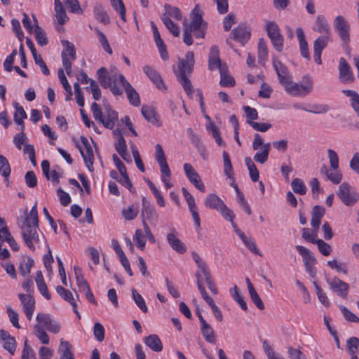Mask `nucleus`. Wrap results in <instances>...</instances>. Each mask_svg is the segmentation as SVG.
Listing matches in <instances>:
<instances>
[{
    "label": "nucleus",
    "mask_w": 359,
    "mask_h": 359,
    "mask_svg": "<svg viewBox=\"0 0 359 359\" xmlns=\"http://www.w3.org/2000/svg\"><path fill=\"white\" fill-rule=\"evenodd\" d=\"M39 217L37 202L35 203L29 214H27L20 226L22 236L27 246L32 251L35 250L34 244L39 242L37 233Z\"/></svg>",
    "instance_id": "1"
},
{
    "label": "nucleus",
    "mask_w": 359,
    "mask_h": 359,
    "mask_svg": "<svg viewBox=\"0 0 359 359\" xmlns=\"http://www.w3.org/2000/svg\"><path fill=\"white\" fill-rule=\"evenodd\" d=\"M203 12L199 5H196L191 11V22L184 28L183 41L187 46L193 43L192 35L196 38H203L205 34L207 23L203 20Z\"/></svg>",
    "instance_id": "2"
},
{
    "label": "nucleus",
    "mask_w": 359,
    "mask_h": 359,
    "mask_svg": "<svg viewBox=\"0 0 359 359\" xmlns=\"http://www.w3.org/2000/svg\"><path fill=\"white\" fill-rule=\"evenodd\" d=\"M91 111L94 118L106 128L112 129L118 121L117 112L113 110L109 104H104V111H102L96 102H93Z\"/></svg>",
    "instance_id": "3"
},
{
    "label": "nucleus",
    "mask_w": 359,
    "mask_h": 359,
    "mask_svg": "<svg viewBox=\"0 0 359 359\" xmlns=\"http://www.w3.org/2000/svg\"><path fill=\"white\" fill-rule=\"evenodd\" d=\"M285 92L293 97H304L313 90V81L309 74L303 76L299 82H293L292 79L284 87Z\"/></svg>",
    "instance_id": "4"
},
{
    "label": "nucleus",
    "mask_w": 359,
    "mask_h": 359,
    "mask_svg": "<svg viewBox=\"0 0 359 359\" xmlns=\"http://www.w3.org/2000/svg\"><path fill=\"white\" fill-rule=\"evenodd\" d=\"M98 81L104 88H110L114 95H121L123 90L118 86L119 85L118 76L116 75L109 76L104 67L100 68L97 72Z\"/></svg>",
    "instance_id": "5"
},
{
    "label": "nucleus",
    "mask_w": 359,
    "mask_h": 359,
    "mask_svg": "<svg viewBox=\"0 0 359 359\" xmlns=\"http://www.w3.org/2000/svg\"><path fill=\"white\" fill-rule=\"evenodd\" d=\"M337 196L346 206H353L359 201L358 192L347 182L340 184Z\"/></svg>",
    "instance_id": "6"
},
{
    "label": "nucleus",
    "mask_w": 359,
    "mask_h": 359,
    "mask_svg": "<svg viewBox=\"0 0 359 359\" xmlns=\"http://www.w3.org/2000/svg\"><path fill=\"white\" fill-rule=\"evenodd\" d=\"M333 26L343 42L344 46H348L350 41V25L342 15H337L333 22Z\"/></svg>",
    "instance_id": "7"
},
{
    "label": "nucleus",
    "mask_w": 359,
    "mask_h": 359,
    "mask_svg": "<svg viewBox=\"0 0 359 359\" xmlns=\"http://www.w3.org/2000/svg\"><path fill=\"white\" fill-rule=\"evenodd\" d=\"M262 147V151H258L254 156V160L262 164L264 163L269 157V151L271 149V144H264L263 139L258 133L255 135V138L252 142V148L254 150H258Z\"/></svg>",
    "instance_id": "8"
},
{
    "label": "nucleus",
    "mask_w": 359,
    "mask_h": 359,
    "mask_svg": "<svg viewBox=\"0 0 359 359\" xmlns=\"http://www.w3.org/2000/svg\"><path fill=\"white\" fill-rule=\"evenodd\" d=\"M266 29L274 48L277 51L281 52L283 48L284 39L280 34L278 25L274 22H267L266 24Z\"/></svg>",
    "instance_id": "9"
},
{
    "label": "nucleus",
    "mask_w": 359,
    "mask_h": 359,
    "mask_svg": "<svg viewBox=\"0 0 359 359\" xmlns=\"http://www.w3.org/2000/svg\"><path fill=\"white\" fill-rule=\"evenodd\" d=\"M81 142L83 145L85 149H83L80 145L77 144L81 156L84 161V163L90 172L94 170L93 162H94V154L91 145L90 144L88 139L84 137H81Z\"/></svg>",
    "instance_id": "10"
},
{
    "label": "nucleus",
    "mask_w": 359,
    "mask_h": 359,
    "mask_svg": "<svg viewBox=\"0 0 359 359\" xmlns=\"http://www.w3.org/2000/svg\"><path fill=\"white\" fill-rule=\"evenodd\" d=\"M37 324L36 325L41 326V328L46 329L48 331L57 334L60 330V324L53 319L49 314L39 313L36 316Z\"/></svg>",
    "instance_id": "11"
},
{
    "label": "nucleus",
    "mask_w": 359,
    "mask_h": 359,
    "mask_svg": "<svg viewBox=\"0 0 359 359\" xmlns=\"http://www.w3.org/2000/svg\"><path fill=\"white\" fill-rule=\"evenodd\" d=\"M119 85L122 86L131 104L137 107L140 104V98L138 93L126 80L123 74H118Z\"/></svg>",
    "instance_id": "12"
},
{
    "label": "nucleus",
    "mask_w": 359,
    "mask_h": 359,
    "mask_svg": "<svg viewBox=\"0 0 359 359\" xmlns=\"http://www.w3.org/2000/svg\"><path fill=\"white\" fill-rule=\"evenodd\" d=\"M142 216L143 218V221L147 219L149 222L156 226L158 221V214L155 208V207L151 205L145 197H143L142 199Z\"/></svg>",
    "instance_id": "13"
},
{
    "label": "nucleus",
    "mask_w": 359,
    "mask_h": 359,
    "mask_svg": "<svg viewBox=\"0 0 359 359\" xmlns=\"http://www.w3.org/2000/svg\"><path fill=\"white\" fill-rule=\"evenodd\" d=\"M330 289L337 294V295L346 299L348 296L349 285L348 283L342 281L338 277H334L332 279H326Z\"/></svg>",
    "instance_id": "14"
},
{
    "label": "nucleus",
    "mask_w": 359,
    "mask_h": 359,
    "mask_svg": "<svg viewBox=\"0 0 359 359\" xmlns=\"http://www.w3.org/2000/svg\"><path fill=\"white\" fill-rule=\"evenodd\" d=\"M273 66L280 83L285 87L292 79L287 68L280 61L275 58L273 60Z\"/></svg>",
    "instance_id": "15"
},
{
    "label": "nucleus",
    "mask_w": 359,
    "mask_h": 359,
    "mask_svg": "<svg viewBox=\"0 0 359 359\" xmlns=\"http://www.w3.org/2000/svg\"><path fill=\"white\" fill-rule=\"evenodd\" d=\"M184 171L189 180L201 191L205 192V186L196 171L190 163L184 164Z\"/></svg>",
    "instance_id": "16"
},
{
    "label": "nucleus",
    "mask_w": 359,
    "mask_h": 359,
    "mask_svg": "<svg viewBox=\"0 0 359 359\" xmlns=\"http://www.w3.org/2000/svg\"><path fill=\"white\" fill-rule=\"evenodd\" d=\"M182 192L183 196L187 203L189 210L191 214V216L193 217V219L194 221L196 226L198 228H200L201 220H200L199 214L198 212L197 208L196 205L194 198L185 188H182Z\"/></svg>",
    "instance_id": "17"
},
{
    "label": "nucleus",
    "mask_w": 359,
    "mask_h": 359,
    "mask_svg": "<svg viewBox=\"0 0 359 359\" xmlns=\"http://www.w3.org/2000/svg\"><path fill=\"white\" fill-rule=\"evenodd\" d=\"M339 77L341 82L348 83L354 81L351 67L344 57H341L339 60Z\"/></svg>",
    "instance_id": "18"
},
{
    "label": "nucleus",
    "mask_w": 359,
    "mask_h": 359,
    "mask_svg": "<svg viewBox=\"0 0 359 359\" xmlns=\"http://www.w3.org/2000/svg\"><path fill=\"white\" fill-rule=\"evenodd\" d=\"M18 297L23 306L25 314L28 320H31L34 311L35 300L32 295L19 294Z\"/></svg>",
    "instance_id": "19"
},
{
    "label": "nucleus",
    "mask_w": 359,
    "mask_h": 359,
    "mask_svg": "<svg viewBox=\"0 0 359 359\" xmlns=\"http://www.w3.org/2000/svg\"><path fill=\"white\" fill-rule=\"evenodd\" d=\"M143 72L157 88L161 90L166 89L161 75L155 69L151 66L145 65L143 67Z\"/></svg>",
    "instance_id": "20"
},
{
    "label": "nucleus",
    "mask_w": 359,
    "mask_h": 359,
    "mask_svg": "<svg viewBox=\"0 0 359 359\" xmlns=\"http://www.w3.org/2000/svg\"><path fill=\"white\" fill-rule=\"evenodd\" d=\"M194 65V57L192 52H188L185 57L180 61L177 75H188L192 72Z\"/></svg>",
    "instance_id": "21"
},
{
    "label": "nucleus",
    "mask_w": 359,
    "mask_h": 359,
    "mask_svg": "<svg viewBox=\"0 0 359 359\" xmlns=\"http://www.w3.org/2000/svg\"><path fill=\"white\" fill-rule=\"evenodd\" d=\"M224 65H222L219 58V50L217 46H212L210 50L208 58V69L211 71L218 69L219 71L222 67H226Z\"/></svg>",
    "instance_id": "22"
},
{
    "label": "nucleus",
    "mask_w": 359,
    "mask_h": 359,
    "mask_svg": "<svg viewBox=\"0 0 359 359\" xmlns=\"http://www.w3.org/2000/svg\"><path fill=\"white\" fill-rule=\"evenodd\" d=\"M313 29L322 35H332L330 25L323 15H318L316 17Z\"/></svg>",
    "instance_id": "23"
},
{
    "label": "nucleus",
    "mask_w": 359,
    "mask_h": 359,
    "mask_svg": "<svg viewBox=\"0 0 359 359\" xmlns=\"http://www.w3.org/2000/svg\"><path fill=\"white\" fill-rule=\"evenodd\" d=\"M233 39L244 45L250 37V32L245 25H239L232 30Z\"/></svg>",
    "instance_id": "24"
},
{
    "label": "nucleus",
    "mask_w": 359,
    "mask_h": 359,
    "mask_svg": "<svg viewBox=\"0 0 359 359\" xmlns=\"http://www.w3.org/2000/svg\"><path fill=\"white\" fill-rule=\"evenodd\" d=\"M93 13L94 17L98 22L104 25H107L110 22V18L104 7L102 4L97 3L95 5L93 8Z\"/></svg>",
    "instance_id": "25"
},
{
    "label": "nucleus",
    "mask_w": 359,
    "mask_h": 359,
    "mask_svg": "<svg viewBox=\"0 0 359 359\" xmlns=\"http://www.w3.org/2000/svg\"><path fill=\"white\" fill-rule=\"evenodd\" d=\"M58 353L60 359H74V353L72 351V345L69 341L61 339L58 347Z\"/></svg>",
    "instance_id": "26"
},
{
    "label": "nucleus",
    "mask_w": 359,
    "mask_h": 359,
    "mask_svg": "<svg viewBox=\"0 0 359 359\" xmlns=\"http://www.w3.org/2000/svg\"><path fill=\"white\" fill-rule=\"evenodd\" d=\"M144 342L153 351L160 352L163 349V344L157 334H153L144 337Z\"/></svg>",
    "instance_id": "27"
},
{
    "label": "nucleus",
    "mask_w": 359,
    "mask_h": 359,
    "mask_svg": "<svg viewBox=\"0 0 359 359\" xmlns=\"http://www.w3.org/2000/svg\"><path fill=\"white\" fill-rule=\"evenodd\" d=\"M167 240L172 249L178 253L183 254L187 251L184 244L177 238L175 233H168L167 235Z\"/></svg>",
    "instance_id": "28"
},
{
    "label": "nucleus",
    "mask_w": 359,
    "mask_h": 359,
    "mask_svg": "<svg viewBox=\"0 0 359 359\" xmlns=\"http://www.w3.org/2000/svg\"><path fill=\"white\" fill-rule=\"evenodd\" d=\"M297 36L299 42V48L302 57L310 59L308 43L305 39L303 29L301 27L297 29Z\"/></svg>",
    "instance_id": "29"
},
{
    "label": "nucleus",
    "mask_w": 359,
    "mask_h": 359,
    "mask_svg": "<svg viewBox=\"0 0 359 359\" xmlns=\"http://www.w3.org/2000/svg\"><path fill=\"white\" fill-rule=\"evenodd\" d=\"M164 9L165 13L161 15V20H163L164 18L168 19L172 18L176 20H180L182 19V15L178 8L172 6L170 4H165Z\"/></svg>",
    "instance_id": "30"
},
{
    "label": "nucleus",
    "mask_w": 359,
    "mask_h": 359,
    "mask_svg": "<svg viewBox=\"0 0 359 359\" xmlns=\"http://www.w3.org/2000/svg\"><path fill=\"white\" fill-rule=\"evenodd\" d=\"M325 214V208L320 205H315L311 211V226L320 225L321 219Z\"/></svg>",
    "instance_id": "31"
},
{
    "label": "nucleus",
    "mask_w": 359,
    "mask_h": 359,
    "mask_svg": "<svg viewBox=\"0 0 359 359\" xmlns=\"http://www.w3.org/2000/svg\"><path fill=\"white\" fill-rule=\"evenodd\" d=\"M295 248L299 252V254L302 257L304 265H307L309 264H316V258L309 249L306 248L302 245H296Z\"/></svg>",
    "instance_id": "32"
},
{
    "label": "nucleus",
    "mask_w": 359,
    "mask_h": 359,
    "mask_svg": "<svg viewBox=\"0 0 359 359\" xmlns=\"http://www.w3.org/2000/svg\"><path fill=\"white\" fill-rule=\"evenodd\" d=\"M13 105L15 109L13 116L14 121L21 126L20 130H24L25 125L23 119L27 118V114L23 107L20 106L18 103L14 102Z\"/></svg>",
    "instance_id": "33"
},
{
    "label": "nucleus",
    "mask_w": 359,
    "mask_h": 359,
    "mask_svg": "<svg viewBox=\"0 0 359 359\" xmlns=\"http://www.w3.org/2000/svg\"><path fill=\"white\" fill-rule=\"evenodd\" d=\"M201 331L206 341L210 344H215L216 342L215 332L210 324L205 323L201 325Z\"/></svg>",
    "instance_id": "34"
},
{
    "label": "nucleus",
    "mask_w": 359,
    "mask_h": 359,
    "mask_svg": "<svg viewBox=\"0 0 359 359\" xmlns=\"http://www.w3.org/2000/svg\"><path fill=\"white\" fill-rule=\"evenodd\" d=\"M224 205L221 198L215 194H209L205 201V205L217 211Z\"/></svg>",
    "instance_id": "35"
},
{
    "label": "nucleus",
    "mask_w": 359,
    "mask_h": 359,
    "mask_svg": "<svg viewBox=\"0 0 359 359\" xmlns=\"http://www.w3.org/2000/svg\"><path fill=\"white\" fill-rule=\"evenodd\" d=\"M11 169L7 158L3 155H0V173L4 177V181L7 185L9 184L8 177L10 176Z\"/></svg>",
    "instance_id": "36"
},
{
    "label": "nucleus",
    "mask_w": 359,
    "mask_h": 359,
    "mask_svg": "<svg viewBox=\"0 0 359 359\" xmlns=\"http://www.w3.org/2000/svg\"><path fill=\"white\" fill-rule=\"evenodd\" d=\"M34 259L29 257H24L22 258L19 269L22 276H27L29 274L31 268L34 266Z\"/></svg>",
    "instance_id": "37"
},
{
    "label": "nucleus",
    "mask_w": 359,
    "mask_h": 359,
    "mask_svg": "<svg viewBox=\"0 0 359 359\" xmlns=\"http://www.w3.org/2000/svg\"><path fill=\"white\" fill-rule=\"evenodd\" d=\"M332 35H321L318 37L313 42V50L323 51L328 43L332 41Z\"/></svg>",
    "instance_id": "38"
},
{
    "label": "nucleus",
    "mask_w": 359,
    "mask_h": 359,
    "mask_svg": "<svg viewBox=\"0 0 359 359\" xmlns=\"http://www.w3.org/2000/svg\"><path fill=\"white\" fill-rule=\"evenodd\" d=\"M113 133L118 136L114 145L116 151L119 155L125 154V153L127 152V145L121 131L117 129L114 130Z\"/></svg>",
    "instance_id": "39"
},
{
    "label": "nucleus",
    "mask_w": 359,
    "mask_h": 359,
    "mask_svg": "<svg viewBox=\"0 0 359 359\" xmlns=\"http://www.w3.org/2000/svg\"><path fill=\"white\" fill-rule=\"evenodd\" d=\"M56 291L59 294V295L65 301L68 302L72 306V307L77 306L73 294L69 290H66L62 286L59 285L56 287Z\"/></svg>",
    "instance_id": "40"
},
{
    "label": "nucleus",
    "mask_w": 359,
    "mask_h": 359,
    "mask_svg": "<svg viewBox=\"0 0 359 359\" xmlns=\"http://www.w3.org/2000/svg\"><path fill=\"white\" fill-rule=\"evenodd\" d=\"M220 85L224 87L233 86L235 81L232 76L229 75L227 67H222L220 69Z\"/></svg>",
    "instance_id": "41"
},
{
    "label": "nucleus",
    "mask_w": 359,
    "mask_h": 359,
    "mask_svg": "<svg viewBox=\"0 0 359 359\" xmlns=\"http://www.w3.org/2000/svg\"><path fill=\"white\" fill-rule=\"evenodd\" d=\"M268 57V49L266 41L260 39L258 43L259 63L264 65Z\"/></svg>",
    "instance_id": "42"
},
{
    "label": "nucleus",
    "mask_w": 359,
    "mask_h": 359,
    "mask_svg": "<svg viewBox=\"0 0 359 359\" xmlns=\"http://www.w3.org/2000/svg\"><path fill=\"white\" fill-rule=\"evenodd\" d=\"M153 34L156 45L158 48L162 59L167 60L168 58V54L166 51L165 46L161 37L159 32H154Z\"/></svg>",
    "instance_id": "43"
},
{
    "label": "nucleus",
    "mask_w": 359,
    "mask_h": 359,
    "mask_svg": "<svg viewBox=\"0 0 359 359\" xmlns=\"http://www.w3.org/2000/svg\"><path fill=\"white\" fill-rule=\"evenodd\" d=\"M222 157L224 161V172L228 178L233 181L234 179L233 177V166L229 156L226 151H223Z\"/></svg>",
    "instance_id": "44"
},
{
    "label": "nucleus",
    "mask_w": 359,
    "mask_h": 359,
    "mask_svg": "<svg viewBox=\"0 0 359 359\" xmlns=\"http://www.w3.org/2000/svg\"><path fill=\"white\" fill-rule=\"evenodd\" d=\"M142 114L144 118L151 123H155L158 121L156 111L151 107L143 105L142 107Z\"/></svg>",
    "instance_id": "45"
},
{
    "label": "nucleus",
    "mask_w": 359,
    "mask_h": 359,
    "mask_svg": "<svg viewBox=\"0 0 359 359\" xmlns=\"http://www.w3.org/2000/svg\"><path fill=\"white\" fill-rule=\"evenodd\" d=\"M207 130L211 133L212 137L215 139V142L219 146H223L225 144L220 135L218 128L213 122L209 123V124L207 126Z\"/></svg>",
    "instance_id": "46"
},
{
    "label": "nucleus",
    "mask_w": 359,
    "mask_h": 359,
    "mask_svg": "<svg viewBox=\"0 0 359 359\" xmlns=\"http://www.w3.org/2000/svg\"><path fill=\"white\" fill-rule=\"evenodd\" d=\"M111 6L120 15L121 20L126 21V7L122 0H109Z\"/></svg>",
    "instance_id": "47"
},
{
    "label": "nucleus",
    "mask_w": 359,
    "mask_h": 359,
    "mask_svg": "<svg viewBox=\"0 0 359 359\" xmlns=\"http://www.w3.org/2000/svg\"><path fill=\"white\" fill-rule=\"evenodd\" d=\"M63 46H65V48L62 51L61 57L63 58V55L67 57L71 58L72 60H75L76 59V50L73 43L69 42L68 41H62Z\"/></svg>",
    "instance_id": "48"
},
{
    "label": "nucleus",
    "mask_w": 359,
    "mask_h": 359,
    "mask_svg": "<svg viewBox=\"0 0 359 359\" xmlns=\"http://www.w3.org/2000/svg\"><path fill=\"white\" fill-rule=\"evenodd\" d=\"M291 187L294 193L299 195H304L307 189L303 180L300 178H295L291 182Z\"/></svg>",
    "instance_id": "49"
},
{
    "label": "nucleus",
    "mask_w": 359,
    "mask_h": 359,
    "mask_svg": "<svg viewBox=\"0 0 359 359\" xmlns=\"http://www.w3.org/2000/svg\"><path fill=\"white\" fill-rule=\"evenodd\" d=\"M34 33V36L37 41V43L39 46H43L48 43V39H47L46 33L41 27L36 25Z\"/></svg>",
    "instance_id": "50"
},
{
    "label": "nucleus",
    "mask_w": 359,
    "mask_h": 359,
    "mask_svg": "<svg viewBox=\"0 0 359 359\" xmlns=\"http://www.w3.org/2000/svg\"><path fill=\"white\" fill-rule=\"evenodd\" d=\"M358 347L359 339L358 337H352L346 341V349L350 355H356Z\"/></svg>",
    "instance_id": "51"
},
{
    "label": "nucleus",
    "mask_w": 359,
    "mask_h": 359,
    "mask_svg": "<svg viewBox=\"0 0 359 359\" xmlns=\"http://www.w3.org/2000/svg\"><path fill=\"white\" fill-rule=\"evenodd\" d=\"M177 80L182 86L184 90L189 96H191L194 92L191 83L187 78V75H177Z\"/></svg>",
    "instance_id": "52"
},
{
    "label": "nucleus",
    "mask_w": 359,
    "mask_h": 359,
    "mask_svg": "<svg viewBox=\"0 0 359 359\" xmlns=\"http://www.w3.org/2000/svg\"><path fill=\"white\" fill-rule=\"evenodd\" d=\"M231 294L233 299L240 305L241 308L244 310H248V306L245 301L243 299V297L238 292V288L236 285H235L233 288L231 289Z\"/></svg>",
    "instance_id": "53"
},
{
    "label": "nucleus",
    "mask_w": 359,
    "mask_h": 359,
    "mask_svg": "<svg viewBox=\"0 0 359 359\" xmlns=\"http://www.w3.org/2000/svg\"><path fill=\"white\" fill-rule=\"evenodd\" d=\"M133 299L135 302L136 305L143 311L144 313L147 312V306L144 302V299L142 295L135 289L132 290Z\"/></svg>",
    "instance_id": "54"
},
{
    "label": "nucleus",
    "mask_w": 359,
    "mask_h": 359,
    "mask_svg": "<svg viewBox=\"0 0 359 359\" xmlns=\"http://www.w3.org/2000/svg\"><path fill=\"white\" fill-rule=\"evenodd\" d=\"M187 134L191 140V143L196 147L197 149H203V144L198 135L195 133L191 128L187 129Z\"/></svg>",
    "instance_id": "55"
},
{
    "label": "nucleus",
    "mask_w": 359,
    "mask_h": 359,
    "mask_svg": "<svg viewBox=\"0 0 359 359\" xmlns=\"http://www.w3.org/2000/svg\"><path fill=\"white\" fill-rule=\"evenodd\" d=\"M243 110L246 114V122L251 126V123H255L254 120L258 118L257 111L255 108H252L249 106H244Z\"/></svg>",
    "instance_id": "56"
},
{
    "label": "nucleus",
    "mask_w": 359,
    "mask_h": 359,
    "mask_svg": "<svg viewBox=\"0 0 359 359\" xmlns=\"http://www.w3.org/2000/svg\"><path fill=\"white\" fill-rule=\"evenodd\" d=\"M263 349L269 359H285L280 354L276 353L266 340L263 341Z\"/></svg>",
    "instance_id": "57"
},
{
    "label": "nucleus",
    "mask_w": 359,
    "mask_h": 359,
    "mask_svg": "<svg viewBox=\"0 0 359 359\" xmlns=\"http://www.w3.org/2000/svg\"><path fill=\"white\" fill-rule=\"evenodd\" d=\"M95 30L97 34L99 41L102 44L104 50L109 54H112V50L104 34L98 28H95Z\"/></svg>",
    "instance_id": "58"
},
{
    "label": "nucleus",
    "mask_w": 359,
    "mask_h": 359,
    "mask_svg": "<svg viewBox=\"0 0 359 359\" xmlns=\"http://www.w3.org/2000/svg\"><path fill=\"white\" fill-rule=\"evenodd\" d=\"M161 20L174 36H178L180 35L179 27L171 19L164 18L163 20Z\"/></svg>",
    "instance_id": "59"
},
{
    "label": "nucleus",
    "mask_w": 359,
    "mask_h": 359,
    "mask_svg": "<svg viewBox=\"0 0 359 359\" xmlns=\"http://www.w3.org/2000/svg\"><path fill=\"white\" fill-rule=\"evenodd\" d=\"M313 285L315 287L316 292L318 296L319 301L325 306H329L330 302L326 295V294L323 291V290L320 287V286L317 284L316 282H313Z\"/></svg>",
    "instance_id": "60"
},
{
    "label": "nucleus",
    "mask_w": 359,
    "mask_h": 359,
    "mask_svg": "<svg viewBox=\"0 0 359 359\" xmlns=\"http://www.w3.org/2000/svg\"><path fill=\"white\" fill-rule=\"evenodd\" d=\"M35 335L37 338L41 341L43 344H49V337L47 333L44 331L41 326L35 325L34 326Z\"/></svg>",
    "instance_id": "61"
},
{
    "label": "nucleus",
    "mask_w": 359,
    "mask_h": 359,
    "mask_svg": "<svg viewBox=\"0 0 359 359\" xmlns=\"http://www.w3.org/2000/svg\"><path fill=\"white\" fill-rule=\"evenodd\" d=\"M327 156L329 158L330 167L337 170L339 168V157L336 151L330 149L327 150Z\"/></svg>",
    "instance_id": "62"
},
{
    "label": "nucleus",
    "mask_w": 359,
    "mask_h": 359,
    "mask_svg": "<svg viewBox=\"0 0 359 359\" xmlns=\"http://www.w3.org/2000/svg\"><path fill=\"white\" fill-rule=\"evenodd\" d=\"M316 244L318 246V250L324 256H328L332 252V247L328 243H325L322 239H318Z\"/></svg>",
    "instance_id": "63"
},
{
    "label": "nucleus",
    "mask_w": 359,
    "mask_h": 359,
    "mask_svg": "<svg viewBox=\"0 0 359 359\" xmlns=\"http://www.w3.org/2000/svg\"><path fill=\"white\" fill-rule=\"evenodd\" d=\"M22 359H36L34 350L28 345L26 339L24 343Z\"/></svg>",
    "instance_id": "64"
}]
</instances>
